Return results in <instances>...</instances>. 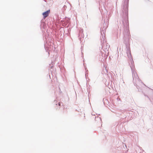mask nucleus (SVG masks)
I'll list each match as a JSON object with an SVG mask.
<instances>
[{"label":"nucleus","instance_id":"6","mask_svg":"<svg viewBox=\"0 0 153 153\" xmlns=\"http://www.w3.org/2000/svg\"><path fill=\"white\" fill-rule=\"evenodd\" d=\"M61 103H60V102H59L58 103V105H59L61 106Z\"/></svg>","mask_w":153,"mask_h":153},{"label":"nucleus","instance_id":"2","mask_svg":"<svg viewBox=\"0 0 153 153\" xmlns=\"http://www.w3.org/2000/svg\"><path fill=\"white\" fill-rule=\"evenodd\" d=\"M130 67L132 70L133 81L134 82L135 80L136 82L140 81L139 77L134 68H133V66H130Z\"/></svg>","mask_w":153,"mask_h":153},{"label":"nucleus","instance_id":"7","mask_svg":"<svg viewBox=\"0 0 153 153\" xmlns=\"http://www.w3.org/2000/svg\"><path fill=\"white\" fill-rule=\"evenodd\" d=\"M102 48H104V46H102Z\"/></svg>","mask_w":153,"mask_h":153},{"label":"nucleus","instance_id":"3","mask_svg":"<svg viewBox=\"0 0 153 153\" xmlns=\"http://www.w3.org/2000/svg\"><path fill=\"white\" fill-rule=\"evenodd\" d=\"M127 53L128 58H131V51L130 49L129 48H127Z\"/></svg>","mask_w":153,"mask_h":153},{"label":"nucleus","instance_id":"1","mask_svg":"<svg viewBox=\"0 0 153 153\" xmlns=\"http://www.w3.org/2000/svg\"><path fill=\"white\" fill-rule=\"evenodd\" d=\"M128 0H125L123 4V12H125L126 17H125V20L123 21V24L124 27L125 28L127 32L128 31V22L127 17L128 15Z\"/></svg>","mask_w":153,"mask_h":153},{"label":"nucleus","instance_id":"9","mask_svg":"<svg viewBox=\"0 0 153 153\" xmlns=\"http://www.w3.org/2000/svg\"><path fill=\"white\" fill-rule=\"evenodd\" d=\"M92 115H94V114H92Z\"/></svg>","mask_w":153,"mask_h":153},{"label":"nucleus","instance_id":"5","mask_svg":"<svg viewBox=\"0 0 153 153\" xmlns=\"http://www.w3.org/2000/svg\"><path fill=\"white\" fill-rule=\"evenodd\" d=\"M103 25L105 27V29H106L107 27V24L106 23H104L103 24Z\"/></svg>","mask_w":153,"mask_h":153},{"label":"nucleus","instance_id":"4","mask_svg":"<svg viewBox=\"0 0 153 153\" xmlns=\"http://www.w3.org/2000/svg\"><path fill=\"white\" fill-rule=\"evenodd\" d=\"M50 12V10H48L42 13V15L44 18H45L48 16L49 13Z\"/></svg>","mask_w":153,"mask_h":153},{"label":"nucleus","instance_id":"8","mask_svg":"<svg viewBox=\"0 0 153 153\" xmlns=\"http://www.w3.org/2000/svg\"><path fill=\"white\" fill-rule=\"evenodd\" d=\"M107 49H105V51H107Z\"/></svg>","mask_w":153,"mask_h":153},{"label":"nucleus","instance_id":"10","mask_svg":"<svg viewBox=\"0 0 153 153\" xmlns=\"http://www.w3.org/2000/svg\"><path fill=\"white\" fill-rule=\"evenodd\" d=\"M129 58L130 59V58ZM131 59H132V58H131Z\"/></svg>","mask_w":153,"mask_h":153}]
</instances>
